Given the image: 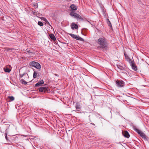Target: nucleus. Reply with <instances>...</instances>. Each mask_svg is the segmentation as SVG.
<instances>
[{"label":"nucleus","instance_id":"c85d7f7f","mask_svg":"<svg viewBox=\"0 0 149 149\" xmlns=\"http://www.w3.org/2000/svg\"><path fill=\"white\" fill-rule=\"evenodd\" d=\"M7 50H10V49H7Z\"/></svg>","mask_w":149,"mask_h":149},{"label":"nucleus","instance_id":"a878e982","mask_svg":"<svg viewBox=\"0 0 149 149\" xmlns=\"http://www.w3.org/2000/svg\"><path fill=\"white\" fill-rule=\"evenodd\" d=\"M107 22H109V21H109V19H107Z\"/></svg>","mask_w":149,"mask_h":149},{"label":"nucleus","instance_id":"5701e85b","mask_svg":"<svg viewBox=\"0 0 149 149\" xmlns=\"http://www.w3.org/2000/svg\"><path fill=\"white\" fill-rule=\"evenodd\" d=\"M107 23L109 26L112 28V25L110 21H109L108 22H107Z\"/></svg>","mask_w":149,"mask_h":149},{"label":"nucleus","instance_id":"f257e3e1","mask_svg":"<svg viewBox=\"0 0 149 149\" xmlns=\"http://www.w3.org/2000/svg\"><path fill=\"white\" fill-rule=\"evenodd\" d=\"M97 43L100 45L99 48L105 49L108 48L107 41L105 38H100L97 40Z\"/></svg>","mask_w":149,"mask_h":149},{"label":"nucleus","instance_id":"dca6fc26","mask_svg":"<svg viewBox=\"0 0 149 149\" xmlns=\"http://www.w3.org/2000/svg\"><path fill=\"white\" fill-rule=\"evenodd\" d=\"M24 75L25 77L26 78H24V79H25L26 80V79H28L29 77L28 74H25V73L23 74H20V77L21 78Z\"/></svg>","mask_w":149,"mask_h":149},{"label":"nucleus","instance_id":"423d86ee","mask_svg":"<svg viewBox=\"0 0 149 149\" xmlns=\"http://www.w3.org/2000/svg\"><path fill=\"white\" fill-rule=\"evenodd\" d=\"M39 90L40 92H44L45 93L48 92V88L46 87L39 88Z\"/></svg>","mask_w":149,"mask_h":149},{"label":"nucleus","instance_id":"c756f323","mask_svg":"<svg viewBox=\"0 0 149 149\" xmlns=\"http://www.w3.org/2000/svg\"><path fill=\"white\" fill-rule=\"evenodd\" d=\"M55 75L57 76V74H55Z\"/></svg>","mask_w":149,"mask_h":149},{"label":"nucleus","instance_id":"f03ea898","mask_svg":"<svg viewBox=\"0 0 149 149\" xmlns=\"http://www.w3.org/2000/svg\"><path fill=\"white\" fill-rule=\"evenodd\" d=\"M134 130L145 140H147L146 136L141 130L137 128H134Z\"/></svg>","mask_w":149,"mask_h":149},{"label":"nucleus","instance_id":"1a4fd4ad","mask_svg":"<svg viewBox=\"0 0 149 149\" xmlns=\"http://www.w3.org/2000/svg\"><path fill=\"white\" fill-rule=\"evenodd\" d=\"M75 108L76 109V111L78 112L81 109V104L79 102H77L76 103Z\"/></svg>","mask_w":149,"mask_h":149},{"label":"nucleus","instance_id":"ddd939ff","mask_svg":"<svg viewBox=\"0 0 149 149\" xmlns=\"http://www.w3.org/2000/svg\"><path fill=\"white\" fill-rule=\"evenodd\" d=\"M71 26L73 30L74 29H77L78 28V25L74 23H72L71 25Z\"/></svg>","mask_w":149,"mask_h":149},{"label":"nucleus","instance_id":"bb28decb","mask_svg":"<svg viewBox=\"0 0 149 149\" xmlns=\"http://www.w3.org/2000/svg\"><path fill=\"white\" fill-rule=\"evenodd\" d=\"M9 125H7V127H9Z\"/></svg>","mask_w":149,"mask_h":149},{"label":"nucleus","instance_id":"0eeeda50","mask_svg":"<svg viewBox=\"0 0 149 149\" xmlns=\"http://www.w3.org/2000/svg\"><path fill=\"white\" fill-rule=\"evenodd\" d=\"M116 84L117 86L118 87H122L124 85L123 81L117 80L116 81Z\"/></svg>","mask_w":149,"mask_h":149},{"label":"nucleus","instance_id":"4468645a","mask_svg":"<svg viewBox=\"0 0 149 149\" xmlns=\"http://www.w3.org/2000/svg\"><path fill=\"white\" fill-rule=\"evenodd\" d=\"M124 54L125 56V59L129 63L132 61V59L130 58L129 57L127 56L125 53H124Z\"/></svg>","mask_w":149,"mask_h":149},{"label":"nucleus","instance_id":"9d476101","mask_svg":"<svg viewBox=\"0 0 149 149\" xmlns=\"http://www.w3.org/2000/svg\"><path fill=\"white\" fill-rule=\"evenodd\" d=\"M70 8L71 9L70 11L73 12V10H76L77 9V6L74 4H72L70 6Z\"/></svg>","mask_w":149,"mask_h":149},{"label":"nucleus","instance_id":"393cba45","mask_svg":"<svg viewBox=\"0 0 149 149\" xmlns=\"http://www.w3.org/2000/svg\"><path fill=\"white\" fill-rule=\"evenodd\" d=\"M6 136H5V138L7 140H8V138L7 137V134L6 133L5 134Z\"/></svg>","mask_w":149,"mask_h":149},{"label":"nucleus","instance_id":"6ab92c4d","mask_svg":"<svg viewBox=\"0 0 149 149\" xmlns=\"http://www.w3.org/2000/svg\"><path fill=\"white\" fill-rule=\"evenodd\" d=\"M38 73L36 72L34 70V72L33 74V77L34 78H35L37 77Z\"/></svg>","mask_w":149,"mask_h":149},{"label":"nucleus","instance_id":"aec40b11","mask_svg":"<svg viewBox=\"0 0 149 149\" xmlns=\"http://www.w3.org/2000/svg\"><path fill=\"white\" fill-rule=\"evenodd\" d=\"M117 67L120 70H123L124 69V68L120 65H117Z\"/></svg>","mask_w":149,"mask_h":149},{"label":"nucleus","instance_id":"b1692460","mask_svg":"<svg viewBox=\"0 0 149 149\" xmlns=\"http://www.w3.org/2000/svg\"><path fill=\"white\" fill-rule=\"evenodd\" d=\"M33 6H34L35 7H36V8H37L38 7V6L36 3L35 4H33Z\"/></svg>","mask_w":149,"mask_h":149},{"label":"nucleus","instance_id":"412c9836","mask_svg":"<svg viewBox=\"0 0 149 149\" xmlns=\"http://www.w3.org/2000/svg\"><path fill=\"white\" fill-rule=\"evenodd\" d=\"M4 70L6 72H9L11 71V70L9 69L8 68H4Z\"/></svg>","mask_w":149,"mask_h":149},{"label":"nucleus","instance_id":"2eb2a0df","mask_svg":"<svg viewBox=\"0 0 149 149\" xmlns=\"http://www.w3.org/2000/svg\"><path fill=\"white\" fill-rule=\"evenodd\" d=\"M15 99V98L13 96H8V101L9 102L12 101Z\"/></svg>","mask_w":149,"mask_h":149},{"label":"nucleus","instance_id":"cd10ccee","mask_svg":"<svg viewBox=\"0 0 149 149\" xmlns=\"http://www.w3.org/2000/svg\"><path fill=\"white\" fill-rule=\"evenodd\" d=\"M91 124H92V125H94L93 123H91Z\"/></svg>","mask_w":149,"mask_h":149},{"label":"nucleus","instance_id":"7ed1b4c3","mask_svg":"<svg viewBox=\"0 0 149 149\" xmlns=\"http://www.w3.org/2000/svg\"><path fill=\"white\" fill-rule=\"evenodd\" d=\"M29 65L31 66L34 67L38 70H40L41 68L40 65L37 62L35 61L31 62Z\"/></svg>","mask_w":149,"mask_h":149},{"label":"nucleus","instance_id":"f3484780","mask_svg":"<svg viewBox=\"0 0 149 149\" xmlns=\"http://www.w3.org/2000/svg\"><path fill=\"white\" fill-rule=\"evenodd\" d=\"M49 36L50 38L53 40L55 41L56 40V38L54 34L52 33L50 34H49Z\"/></svg>","mask_w":149,"mask_h":149},{"label":"nucleus","instance_id":"4be33fe9","mask_svg":"<svg viewBox=\"0 0 149 149\" xmlns=\"http://www.w3.org/2000/svg\"><path fill=\"white\" fill-rule=\"evenodd\" d=\"M38 24L40 26H42L43 25V23L42 22L40 21H39L38 22Z\"/></svg>","mask_w":149,"mask_h":149},{"label":"nucleus","instance_id":"9b49d317","mask_svg":"<svg viewBox=\"0 0 149 149\" xmlns=\"http://www.w3.org/2000/svg\"><path fill=\"white\" fill-rule=\"evenodd\" d=\"M123 134L125 137L129 138L130 136V135L129 133L127 131H124L122 132Z\"/></svg>","mask_w":149,"mask_h":149},{"label":"nucleus","instance_id":"20e7f679","mask_svg":"<svg viewBox=\"0 0 149 149\" xmlns=\"http://www.w3.org/2000/svg\"><path fill=\"white\" fill-rule=\"evenodd\" d=\"M70 15L71 16L74 17L77 19H83L79 14L75 13L74 12H72L70 13Z\"/></svg>","mask_w":149,"mask_h":149},{"label":"nucleus","instance_id":"a211bd4d","mask_svg":"<svg viewBox=\"0 0 149 149\" xmlns=\"http://www.w3.org/2000/svg\"><path fill=\"white\" fill-rule=\"evenodd\" d=\"M20 81L21 83L23 84H24V85H26L27 84V82L25 81L24 79H21L20 80Z\"/></svg>","mask_w":149,"mask_h":149},{"label":"nucleus","instance_id":"39448f33","mask_svg":"<svg viewBox=\"0 0 149 149\" xmlns=\"http://www.w3.org/2000/svg\"><path fill=\"white\" fill-rule=\"evenodd\" d=\"M68 34L69 35L71 36L72 38L77 40H79L82 41H84V39L80 37L79 36H78L77 35H75L71 33H69Z\"/></svg>","mask_w":149,"mask_h":149},{"label":"nucleus","instance_id":"f8f14e48","mask_svg":"<svg viewBox=\"0 0 149 149\" xmlns=\"http://www.w3.org/2000/svg\"><path fill=\"white\" fill-rule=\"evenodd\" d=\"M44 83V81L43 80H42L40 81H39L35 85V87H38L39 86H40L41 85L43 84Z\"/></svg>","mask_w":149,"mask_h":149},{"label":"nucleus","instance_id":"6e6552de","mask_svg":"<svg viewBox=\"0 0 149 149\" xmlns=\"http://www.w3.org/2000/svg\"><path fill=\"white\" fill-rule=\"evenodd\" d=\"M131 66L132 69L134 71H136L137 70V66L132 61L129 63Z\"/></svg>","mask_w":149,"mask_h":149}]
</instances>
